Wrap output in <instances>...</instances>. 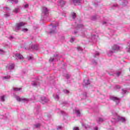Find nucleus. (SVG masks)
<instances>
[{
  "label": "nucleus",
  "instance_id": "c85d7f7f",
  "mask_svg": "<svg viewBox=\"0 0 130 130\" xmlns=\"http://www.w3.org/2000/svg\"><path fill=\"white\" fill-rule=\"evenodd\" d=\"M91 19V20H92V21H95V20L97 19V16L96 15L92 16Z\"/></svg>",
  "mask_w": 130,
  "mask_h": 130
},
{
  "label": "nucleus",
  "instance_id": "6ab92c4d",
  "mask_svg": "<svg viewBox=\"0 0 130 130\" xmlns=\"http://www.w3.org/2000/svg\"><path fill=\"white\" fill-rule=\"evenodd\" d=\"M82 126H83V127H85V128H86V129H88V128H90V126L88 124H82Z\"/></svg>",
  "mask_w": 130,
  "mask_h": 130
},
{
  "label": "nucleus",
  "instance_id": "6e6d98bb",
  "mask_svg": "<svg viewBox=\"0 0 130 130\" xmlns=\"http://www.w3.org/2000/svg\"><path fill=\"white\" fill-rule=\"evenodd\" d=\"M116 88L117 89H120V86H119V85H116Z\"/></svg>",
  "mask_w": 130,
  "mask_h": 130
},
{
  "label": "nucleus",
  "instance_id": "680f3d73",
  "mask_svg": "<svg viewBox=\"0 0 130 130\" xmlns=\"http://www.w3.org/2000/svg\"><path fill=\"white\" fill-rule=\"evenodd\" d=\"M13 38H14V37H13L12 36H11V37H10V39H13Z\"/></svg>",
  "mask_w": 130,
  "mask_h": 130
},
{
  "label": "nucleus",
  "instance_id": "4c0bfd02",
  "mask_svg": "<svg viewBox=\"0 0 130 130\" xmlns=\"http://www.w3.org/2000/svg\"><path fill=\"white\" fill-rule=\"evenodd\" d=\"M54 58H50V59L49 60V61L50 62H51L52 61H54Z\"/></svg>",
  "mask_w": 130,
  "mask_h": 130
},
{
  "label": "nucleus",
  "instance_id": "49530a36",
  "mask_svg": "<svg viewBox=\"0 0 130 130\" xmlns=\"http://www.w3.org/2000/svg\"><path fill=\"white\" fill-rule=\"evenodd\" d=\"M66 78H67V79H69V78H71V75H70L69 74H67Z\"/></svg>",
  "mask_w": 130,
  "mask_h": 130
},
{
  "label": "nucleus",
  "instance_id": "412c9836",
  "mask_svg": "<svg viewBox=\"0 0 130 130\" xmlns=\"http://www.w3.org/2000/svg\"><path fill=\"white\" fill-rule=\"evenodd\" d=\"M53 97H54V99L55 100H57V101H58V100H59V95H58V94H56V96L55 94H53Z\"/></svg>",
  "mask_w": 130,
  "mask_h": 130
},
{
  "label": "nucleus",
  "instance_id": "f704fd0d",
  "mask_svg": "<svg viewBox=\"0 0 130 130\" xmlns=\"http://www.w3.org/2000/svg\"><path fill=\"white\" fill-rule=\"evenodd\" d=\"M24 9H27V8H29V4H25V5H24Z\"/></svg>",
  "mask_w": 130,
  "mask_h": 130
},
{
  "label": "nucleus",
  "instance_id": "b1692460",
  "mask_svg": "<svg viewBox=\"0 0 130 130\" xmlns=\"http://www.w3.org/2000/svg\"><path fill=\"white\" fill-rule=\"evenodd\" d=\"M5 95L0 96V101H2V102H5Z\"/></svg>",
  "mask_w": 130,
  "mask_h": 130
},
{
  "label": "nucleus",
  "instance_id": "58836bf2",
  "mask_svg": "<svg viewBox=\"0 0 130 130\" xmlns=\"http://www.w3.org/2000/svg\"><path fill=\"white\" fill-rule=\"evenodd\" d=\"M22 31H23V32H27V31H28V29L27 28H23L22 29Z\"/></svg>",
  "mask_w": 130,
  "mask_h": 130
},
{
  "label": "nucleus",
  "instance_id": "37998d69",
  "mask_svg": "<svg viewBox=\"0 0 130 130\" xmlns=\"http://www.w3.org/2000/svg\"><path fill=\"white\" fill-rule=\"evenodd\" d=\"M83 96L84 97V98H87V92H84L83 93Z\"/></svg>",
  "mask_w": 130,
  "mask_h": 130
},
{
  "label": "nucleus",
  "instance_id": "bb28decb",
  "mask_svg": "<svg viewBox=\"0 0 130 130\" xmlns=\"http://www.w3.org/2000/svg\"><path fill=\"white\" fill-rule=\"evenodd\" d=\"M34 126L36 128H39V127L41 126L40 123L36 124H35Z\"/></svg>",
  "mask_w": 130,
  "mask_h": 130
},
{
  "label": "nucleus",
  "instance_id": "a19ab883",
  "mask_svg": "<svg viewBox=\"0 0 130 130\" xmlns=\"http://www.w3.org/2000/svg\"><path fill=\"white\" fill-rule=\"evenodd\" d=\"M127 46H129V47L128 48V52H130V43H128Z\"/></svg>",
  "mask_w": 130,
  "mask_h": 130
},
{
  "label": "nucleus",
  "instance_id": "9b49d317",
  "mask_svg": "<svg viewBox=\"0 0 130 130\" xmlns=\"http://www.w3.org/2000/svg\"><path fill=\"white\" fill-rule=\"evenodd\" d=\"M31 85L34 86V87H38V86H40V82L38 81H33L31 83Z\"/></svg>",
  "mask_w": 130,
  "mask_h": 130
},
{
  "label": "nucleus",
  "instance_id": "052dcab7",
  "mask_svg": "<svg viewBox=\"0 0 130 130\" xmlns=\"http://www.w3.org/2000/svg\"><path fill=\"white\" fill-rule=\"evenodd\" d=\"M54 57H56L57 56H58V54H54Z\"/></svg>",
  "mask_w": 130,
  "mask_h": 130
},
{
  "label": "nucleus",
  "instance_id": "c756f323",
  "mask_svg": "<svg viewBox=\"0 0 130 130\" xmlns=\"http://www.w3.org/2000/svg\"><path fill=\"white\" fill-rule=\"evenodd\" d=\"M22 88H17V87H14L13 88V90L14 91H20V90H21Z\"/></svg>",
  "mask_w": 130,
  "mask_h": 130
},
{
  "label": "nucleus",
  "instance_id": "a878e982",
  "mask_svg": "<svg viewBox=\"0 0 130 130\" xmlns=\"http://www.w3.org/2000/svg\"><path fill=\"white\" fill-rule=\"evenodd\" d=\"M103 118H99V119L97 120V121L98 123H100V122H103Z\"/></svg>",
  "mask_w": 130,
  "mask_h": 130
},
{
  "label": "nucleus",
  "instance_id": "09e8293b",
  "mask_svg": "<svg viewBox=\"0 0 130 130\" xmlns=\"http://www.w3.org/2000/svg\"><path fill=\"white\" fill-rule=\"evenodd\" d=\"M122 91L123 94H125V93H126V92H127L126 90H125L123 89H122Z\"/></svg>",
  "mask_w": 130,
  "mask_h": 130
},
{
  "label": "nucleus",
  "instance_id": "864d4df0",
  "mask_svg": "<svg viewBox=\"0 0 130 130\" xmlns=\"http://www.w3.org/2000/svg\"><path fill=\"white\" fill-rule=\"evenodd\" d=\"M92 130H98V127H93Z\"/></svg>",
  "mask_w": 130,
  "mask_h": 130
},
{
  "label": "nucleus",
  "instance_id": "4be33fe9",
  "mask_svg": "<svg viewBox=\"0 0 130 130\" xmlns=\"http://www.w3.org/2000/svg\"><path fill=\"white\" fill-rule=\"evenodd\" d=\"M11 76L8 75L7 76H4L2 77V80L4 81V80H9V79H10Z\"/></svg>",
  "mask_w": 130,
  "mask_h": 130
},
{
  "label": "nucleus",
  "instance_id": "473e14b6",
  "mask_svg": "<svg viewBox=\"0 0 130 130\" xmlns=\"http://www.w3.org/2000/svg\"><path fill=\"white\" fill-rule=\"evenodd\" d=\"M116 75L117 77H119L120 76V75H121V72H117L116 73Z\"/></svg>",
  "mask_w": 130,
  "mask_h": 130
},
{
  "label": "nucleus",
  "instance_id": "603ef678",
  "mask_svg": "<svg viewBox=\"0 0 130 130\" xmlns=\"http://www.w3.org/2000/svg\"><path fill=\"white\" fill-rule=\"evenodd\" d=\"M5 16L7 17H10V14H5Z\"/></svg>",
  "mask_w": 130,
  "mask_h": 130
},
{
  "label": "nucleus",
  "instance_id": "4468645a",
  "mask_svg": "<svg viewBox=\"0 0 130 130\" xmlns=\"http://www.w3.org/2000/svg\"><path fill=\"white\" fill-rule=\"evenodd\" d=\"M113 53H115V52L114 51H113V50L112 49L110 50L107 52V55H108V56H112V55H113Z\"/></svg>",
  "mask_w": 130,
  "mask_h": 130
},
{
  "label": "nucleus",
  "instance_id": "a211bd4d",
  "mask_svg": "<svg viewBox=\"0 0 130 130\" xmlns=\"http://www.w3.org/2000/svg\"><path fill=\"white\" fill-rule=\"evenodd\" d=\"M19 11H20V7H17L13 10V12L16 14H18V13H19Z\"/></svg>",
  "mask_w": 130,
  "mask_h": 130
},
{
  "label": "nucleus",
  "instance_id": "4d7b16f0",
  "mask_svg": "<svg viewBox=\"0 0 130 130\" xmlns=\"http://www.w3.org/2000/svg\"><path fill=\"white\" fill-rule=\"evenodd\" d=\"M61 114H62V115H64V114H65L66 113H64V111H61Z\"/></svg>",
  "mask_w": 130,
  "mask_h": 130
},
{
  "label": "nucleus",
  "instance_id": "f257e3e1",
  "mask_svg": "<svg viewBox=\"0 0 130 130\" xmlns=\"http://www.w3.org/2000/svg\"><path fill=\"white\" fill-rule=\"evenodd\" d=\"M49 15V10L46 7H43L42 9V18L43 20L46 19Z\"/></svg>",
  "mask_w": 130,
  "mask_h": 130
},
{
  "label": "nucleus",
  "instance_id": "7c9ffc66",
  "mask_svg": "<svg viewBox=\"0 0 130 130\" xmlns=\"http://www.w3.org/2000/svg\"><path fill=\"white\" fill-rule=\"evenodd\" d=\"M77 17V15L75 13H72V18L73 19H76V18Z\"/></svg>",
  "mask_w": 130,
  "mask_h": 130
},
{
  "label": "nucleus",
  "instance_id": "c03bdc74",
  "mask_svg": "<svg viewBox=\"0 0 130 130\" xmlns=\"http://www.w3.org/2000/svg\"><path fill=\"white\" fill-rule=\"evenodd\" d=\"M92 63H93V64H97V61L95 60H92Z\"/></svg>",
  "mask_w": 130,
  "mask_h": 130
},
{
  "label": "nucleus",
  "instance_id": "8fccbe9b",
  "mask_svg": "<svg viewBox=\"0 0 130 130\" xmlns=\"http://www.w3.org/2000/svg\"><path fill=\"white\" fill-rule=\"evenodd\" d=\"M73 130H79V129L78 127H73Z\"/></svg>",
  "mask_w": 130,
  "mask_h": 130
},
{
  "label": "nucleus",
  "instance_id": "393cba45",
  "mask_svg": "<svg viewBox=\"0 0 130 130\" xmlns=\"http://www.w3.org/2000/svg\"><path fill=\"white\" fill-rule=\"evenodd\" d=\"M9 2L12 4H18V0H8Z\"/></svg>",
  "mask_w": 130,
  "mask_h": 130
},
{
  "label": "nucleus",
  "instance_id": "39448f33",
  "mask_svg": "<svg viewBox=\"0 0 130 130\" xmlns=\"http://www.w3.org/2000/svg\"><path fill=\"white\" fill-rule=\"evenodd\" d=\"M17 101H18V102H28L29 100L28 99H26V98H21L20 96H16L15 97Z\"/></svg>",
  "mask_w": 130,
  "mask_h": 130
},
{
  "label": "nucleus",
  "instance_id": "0e129e2a",
  "mask_svg": "<svg viewBox=\"0 0 130 130\" xmlns=\"http://www.w3.org/2000/svg\"><path fill=\"white\" fill-rule=\"evenodd\" d=\"M64 104H68V103L67 102H65Z\"/></svg>",
  "mask_w": 130,
  "mask_h": 130
},
{
  "label": "nucleus",
  "instance_id": "f8f14e48",
  "mask_svg": "<svg viewBox=\"0 0 130 130\" xmlns=\"http://www.w3.org/2000/svg\"><path fill=\"white\" fill-rule=\"evenodd\" d=\"M15 56L17 59H23V58H24L23 55H21L20 54H16Z\"/></svg>",
  "mask_w": 130,
  "mask_h": 130
},
{
  "label": "nucleus",
  "instance_id": "e2e57ef3",
  "mask_svg": "<svg viewBox=\"0 0 130 130\" xmlns=\"http://www.w3.org/2000/svg\"><path fill=\"white\" fill-rule=\"evenodd\" d=\"M114 7H117V5H114Z\"/></svg>",
  "mask_w": 130,
  "mask_h": 130
},
{
  "label": "nucleus",
  "instance_id": "ddd939ff",
  "mask_svg": "<svg viewBox=\"0 0 130 130\" xmlns=\"http://www.w3.org/2000/svg\"><path fill=\"white\" fill-rule=\"evenodd\" d=\"M117 119L119 121H121L122 122H124L125 121V118L123 117L118 116Z\"/></svg>",
  "mask_w": 130,
  "mask_h": 130
},
{
  "label": "nucleus",
  "instance_id": "ea45409f",
  "mask_svg": "<svg viewBox=\"0 0 130 130\" xmlns=\"http://www.w3.org/2000/svg\"><path fill=\"white\" fill-rule=\"evenodd\" d=\"M74 41H75V38L72 37L70 40V42H74Z\"/></svg>",
  "mask_w": 130,
  "mask_h": 130
},
{
  "label": "nucleus",
  "instance_id": "2eb2a0df",
  "mask_svg": "<svg viewBox=\"0 0 130 130\" xmlns=\"http://www.w3.org/2000/svg\"><path fill=\"white\" fill-rule=\"evenodd\" d=\"M86 34H87V30L82 29L81 34V36L82 37H85Z\"/></svg>",
  "mask_w": 130,
  "mask_h": 130
},
{
  "label": "nucleus",
  "instance_id": "de8ad7c7",
  "mask_svg": "<svg viewBox=\"0 0 130 130\" xmlns=\"http://www.w3.org/2000/svg\"><path fill=\"white\" fill-rule=\"evenodd\" d=\"M32 58H33V57H32V56L27 57V59L28 60H30L32 59Z\"/></svg>",
  "mask_w": 130,
  "mask_h": 130
},
{
  "label": "nucleus",
  "instance_id": "20e7f679",
  "mask_svg": "<svg viewBox=\"0 0 130 130\" xmlns=\"http://www.w3.org/2000/svg\"><path fill=\"white\" fill-rule=\"evenodd\" d=\"M112 49L113 51L115 53V52H117V51H119L120 49H122V48L117 45H114L112 47Z\"/></svg>",
  "mask_w": 130,
  "mask_h": 130
},
{
  "label": "nucleus",
  "instance_id": "3c124183",
  "mask_svg": "<svg viewBox=\"0 0 130 130\" xmlns=\"http://www.w3.org/2000/svg\"><path fill=\"white\" fill-rule=\"evenodd\" d=\"M4 9L5 11H9V10H10L8 7H5Z\"/></svg>",
  "mask_w": 130,
  "mask_h": 130
},
{
  "label": "nucleus",
  "instance_id": "f3484780",
  "mask_svg": "<svg viewBox=\"0 0 130 130\" xmlns=\"http://www.w3.org/2000/svg\"><path fill=\"white\" fill-rule=\"evenodd\" d=\"M75 113L77 114V116H81V112H80V110L75 109Z\"/></svg>",
  "mask_w": 130,
  "mask_h": 130
},
{
  "label": "nucleus",
  "instance_id": "bf43d9fd",
  "mask_svg": "<svg viewBox=\"0 0 130 130\" xmlns=\"http://www.w3.org/2000/svg\"><path fill=\"white\" fill-rule=\"evenodd\" d=\"M78 33V31H74V34H77Z\"/></svg>",
  "mask_w": 130,
  "mask_h": 130
},
{
  "label": "nucleus",
  "instance_id": "423d86ee",
  "mask_svg": "<svg viewBox=\"0 0 130 130\" xmlns=\"http://www.w3.org/2000/svg\"><path fill=\"white\" fill-rule=\"evenodd\" d=\"M56 27H57V25L52 26L48 32V34H55L56 33Z\"/></svg>",
  "mask_w": 130,
  "mask_h": 130
},
{
  "label": "nucleus",
  "instance_id": "0eeeda50",
  "mask_svg": "<svg viewBox=\"0 0 130 130\" xmlns=\"http://www.w3.org/2000/svg\"><path fill=\"white\" fill-rule=\"evenodd\" d=\"M48 101V99L46 98L45 96H42L41 98V103H42V104H45V103H47Z\"/></svg>",
  "mask_w": 130,
  "mask_h": 130
},
{
  "label": "nucleus",
  "instance_id": "9d476101",
  "mask_svg": "<svg viewBox=\"0 0 130 130\" xmlns=\"http://www.w3.org/2000/svg\"><path fill=\"white\" fill-rule=\"evenodd\" d=\"M39 111H40V106H36L34 109V112L35 113V114H38V113H39Z\"/></svg>",
  "mask_w": 130,
  "mask_h": 130
},
{
  "label": "nucleus",
  "instance_id": "72a5a7b5",
  "mask_svg": "<svg viewBox=\"0 0 130 130\" xmlns=\"http://www.w3.org/2000/svg\"><path fill=\"white\" fill-rule=\"evenodd\" d=\"M84 27V25L83 24H78L77 25V28H83Z\"/></svg>",
  "mask_w": 130,
  "mask_h": 130
},
{
  "label": "nucleus",
  "instance_id": "dca6fc26",
  "mask_svg": "<svg viewBox=\"0 0 130 130\" xmlns=\"http://www.w3.org/2000/svg\"><path fill=\"white\" fill-rule=\"evenodd\" d=\"M64 5H66L65 1H63L62 0H60V1H59L58 5L60 6V7H63V6H64Z\"/></svg>",
  "mask_w": 130,
  "mask_h": 130
},
{
  "label": "nucleus",
  "instance_id": "7ed1b4c3",
  "mask_svg": "<svg viewBox=\"0 0 130 130\" xmlns=\"http://www.w3.org/2000/svg\"><path fill=\"white\" fill-rule=\"evenodd\" d=\"M111 100H112L116 103V105H118L120 102V98L116 96H112L110 97Z\"/></svg>",
  "mask_w": 130,
  "mask_h": 130
},
{
  "label": "nucleus",
  "instance_id": "6e6552de",
  "mask_svg": "<svg viewBox=\"0 0 130 130\" xmlns=\"http://www.w3.org/2000/svg\"><path fill=\"white\" fill-rule=\"evenodd\" d=\"M70 3H73L75 6H78L81 4V0H70Z\"/></svg>",
  "mask_w": 130,
  "mask_h": 130
},
{
  "label": "nucleus",
  "instance_id": "aec40b11",
  "mask_svg": "<svg viewBox=\"0 0 130 130\" xmlns=\"http://www.w3.org/2000/svg\"><path fill=\"white\" fill-rule=\"evenodd\" d=\"M84 83L85 84V86H87V85H89L90 84V81H89V79L84 80Z\"/></svg>",
  "mask_w": 130,
  "mask_h": 130
},
{
  "label": "nucleus",
  "instance_id": "13d9d810",
  "mask_svg": "<svg viewBox=\"0 0 130 130\" xmlns=\"http://www.w3.org/2000/svg\"><path fill=\"white\" fill-rule=\"evenodd\" d=\"M106 24H107V22H106V21H103V25H105Z\"/></svg>",
  "mask_w": 130,
  "mask_h": 130
},
{
  "label": "nucleus",
  "instance_id": "5701e85b",
  "mask_svg": "<svg viewBox=\"0 0 130 130\" xmlns=\"http://www.w3.org/2000/svg\"><path fill=\"white\" fill-rule=\"evenodd\" d=\"M31 49L37 50V49H38V46L37 45H32L31 46Z\"/></svg>",
  "mask_w": 130,
  "mask_h": 130
},
{
  "label": "nucleus",
  "instance_id": "c9c22d12",
  "mask_svg": "<svg viewBox=\"0 0 130 130\" xmlns=\"http://www.w3.org/2000/svg\"><path fill=\"white\" fill-rule=\"evenodd\" d=\"M6 52L4 50L0 49V54H3V53H5Z\"/></svg>",
  "mask_w": 130,
  "mask_h": 130
},
{
  "label": "nucleus",
  "instance_id": "1a4fd4ad",
  "mask_svg": "<svg viewBox=\"0 0 130 130\" xmlns=\"http://www.w3.org/2000/svg\"><path fill=\"white\" fill-rule=\"evenodd\" d=\"M7 69L8 70H14V68H15V64L14 63H10L7 65L6 67Z\"/></svg>",
  "mask_w": 130,
  "mask_h": 130
},
{
  "label": "nucleus",
  "instance_id": "cd10ccee",
  "mask_svg": "<svg viewBox=\"0 0 130 130\" xmlns=\"http://www.w3.org/2000/svg\"><path fill=\"white\" fill-rule=\"evenodd\" d=\"M99 52H95L93 55L94 57H97V56H99Z\"/></svg>",
  "mask_w": 130,
  "mask_h": 130
},
{
  "label": "nucleus",
  "instance_id": "79ce46f5",
  "mask_svg": "<svg viewBox=\"0 0 130 130\" xmlns=\"http://www.w3.org/2000/svg\"><path fill=\"white\" fill-rule=\"evenodd\" d=\"M63 92H64V93H66V94H68L69 93L70 91H69V90H64Z\"/></svg>",
  "mask_w": 130,
  "mask_h": 130
},
{
  "label": "nucleus",
  "instance_id": "2f4dec72",
  "mask_svg": "<svg viewBox=\"0 0 130 130\" xmlns=\"http://www.w3.org/2000/svg\"><path fill=\"white\" fill-rule=\"evenodd\" d=\"M91 39H92V40H95V39H96V35H92Z\"/></svg>",
  "mask_w": 130,
  "mask_h": 130
},
{
  "label": "nucleus",
  "instance_id": "a18cd8bd",
  "mask_svg": "<svg viewBox=\"0 0 130 130\" xmlns=\"http://www.w3.org/2000/svg\"><path fill=\"white\" fill-rule=\"evenodd\" d=\"M61 128H62V127H61V126H59L57 127V130L61 129Z\"/></svg>",
  "mask_w": 130,
  "mask_h": 130
},
{
  "label": "nucleus",
  "instance_id": "5fc2aeb1",
  "mask_svg": "<svg viewBox=\"0 0 130 130\" xmlns=\"http://www.w3.org/2000/svg\"><path fill=\"white\" fill-rule=\"evenodd\" d=\"M78 50H82V48L81 47H77Z\"/></svg>",
  "mask_w": 130,
  "mask_h": 130
},
{
  "label": "nucleus",
  "instance_id": "e433bc0d",
  "mask_svg": "<svg viewBox=\"0 0 130 130\" xmlns=\"http://www.w3.org/2000/svg\"><path fill=\"white\" fill-rule=\"evenodd\" d=\"M123 6H126V4H127V1L126 0H124V2H123Z\"/></svg>",
  "mask_w": 130,
  "mask_h": 130
},
{
  "label": "nucleus",
  "instance_id": "f03ea898",
  "mask_svg": "<svg viewBox=\"0 0 130 130\" xmlns=\"http://www.w3.org/2000/svg\"><path fill=\"white\" fill-rule=\"evenodd\" d=\"M25 23L24 22L17 23L15 28H14V31H16V32L19 31V30L21 29V27H23V26H25Z\"/></svg>",
  "mask_w": 130,
  "mask_h": 130
}]
</instances>
